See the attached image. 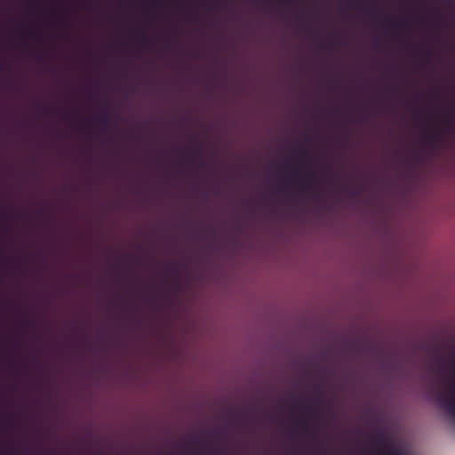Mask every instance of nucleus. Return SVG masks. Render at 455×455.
<instances>
[{"label":"nucleus","mask_w":455,"mask_h":455,"mask_svg":"<svg viewBox=\"0 0 455 455\" xmlns=\"http://www.w3.org/2000/svg\"><path fill=\"white\" fill-rule=\"evenodd\" d=\"M356 10L359 12L363 13L365 16H369L372 20H378L380 16L377 15L374 9H368L366 7H357Z\"/></svg>","instance_id":"obj_8"},{"label":"nucleus","mask_w":455,"mask_h":455,"mask_svg":"<svg viewBox=\"0 0 455 455\" xmlns=\"http://www.w3.org/2000/svg\"><path fill=\"white\" fill-rule=\"evenodd\" d=\"M443 24V16L441 12H436L434 20V26L435 28H441Z\"/></svg>","instance_id":"obj_11"},{"label":"nucleus","mask_w":455,"mask_h":455,"mask_svg":"<svg viewBox=\"0 0 455 455\" xmlns=\"http://www.w3.org/2000/svg\"><path fill=\"white\" fill-rule=\"evenodd\" d=\"M379 444L388 448L387 455H401L395 449L391 448L386 441H380Z\"/></svg>","instance_id":"obj_12"},{"label":"nucleus","mask_w":455,"mask_h":455,"mask_svg":"<svg viewBox=\"0 0 455 455\" xmlns=\"http://www.w3.org/2000/svg\"><path fill=\"white\" fill-rule=\"evenodd\" d=\"M378 435H379V436H381V437L383 436V433H382L381 431H379V432H378Z\"/></svg>","instance_id":"obj_20"},{"label":"nucleus","mask_w":455,"mask_h":455,"mask_svg":"<svg viewBox=\"0 0 455 455\" xmlns=\"http://www.w3.org/2000/svg\"><path fill=\"white\" fill-rule=\"evenodd\" d=\"M44 108H45V107H44V106H43V105H38V106L36 107V110H37V112H40V113H41Z\"/></svg>","instance_id":"obj_16"},{"label":"nucleus","mask_w":455,"mask_h":455,"mask_svg":"<svg viewBox=\"0 0 455 455\" xmlns=\"http://www.w3.org/2000/svg\"><path fill=\"white\" fill-rule=\"evenodd\" d=\"M55 23H56L55 20L51 21V24H52V25H54Z\"/></svg>","instance_id":"obj_23"},{"label":"nucleus","mask_w":455,"mask_h":455,"mask_svg":"<svg viewBox=\"0 0 455 455\" xmlns=\"http://www.w3.org/2000/svg\"><path fill=\"white\" fill-rule=\"evenodd\" d=\"M303 154H307V151L306 150H301Z\"/></svg>","instance_id":"obj_25"},{"label":"nucleus","mask_w":455,"mask_h":455,"mask_svg":"<svg viewBox=\"0 0 455 455\" xmlns=\"http://www.w3.org/2000/svg\"><path fill=\"white\" fill-rule=\"evenodd\" d=\"M452 366L454 368V375H455V361L452 362Z\"/></svg>","instance_id":"obj_21"},{"label":"nucleus","mask_w":455,"mask_h":455,"mask_svg":"<svg viewBox=\"0 0 455 455\" xmlns=\"http://www.w3.org/2000/svg\"><path fill=\"white\" fill-rule=\"evenodd\" d=\"M306 21V17L305 16H299L298 17V23L300 27V28L307 33V34H314V35H316L317 34V31L310 25V24H306L305 23Z\"/></svg>","instance_id":"obj_7"},{"label":"nucleus","mask_w":455,"mask_h":455,"mask_svg":"<svg viewBox=\"0 0 455 455\" xmlns=\"http://www.w3.org/2000/svg\"><path fill=\"white\" fill-rule=\"evenodd\" d=\"M189 153H190V157H189V161L190 162H193L194 161V158L196 156H200V148H193V149H188Z\"/></svg>","instance_id":"obj_13"},{"label":"nucleus","mask_w":455,"mask_h":455,"mask_svg":"<svg viewBox=\"0 0 455 455\" xmlns=\"http://www.w3.org/2000/svg\"><path fill=\"white\" fill-rule=\"evenodd\" d=\"M426 57L430 58V57H432V56H431V55H427Z\"/></svg>","instance_id":"obj_26"},{"label":"nucleus","mask_w":455,"mask_h":455,"mask_svg":"<svg viewBox=\"0 0 455 455\" xmlns=\"http://www.w3.org/2000/svg\"><path fill=\"white\" fill-rule=\"evenodd\" d=\"M417 60H420L421 59H420V58H418Z\"/></svg>","instance_id":"obj_28"},{"label":"nucleus","mask_w":455,"mask_h":455,"mask_svg":"<svg viewBox=\"0 0 455 455\" xmlns=\"http://www.w3.org/2000/svg\"><path fill=\"white\" fill-rule=\"evenodd\" d=\"M297 425L299 426V427H306L307 426V424L305 422H298Z\"/></svg>","instance_id":"obj_19"},{"label":"nucleus","mask_w":455,"mask_h":455,"mask_svg":"<svg viewBox=\"0 0 455 455\" xmlns=\"http://www.w3.org/2000/svg\"><path fill=\"white\" fill-rule=\"evenodd\" d=\"M299 173L298 172H293L291 173V176H292V178H299Z\"/></svg>","instance_id":"obj_17"},{"label":"nucleus","mask_w":455,"mask_h":455,"mask_svg":"<svg viewBox=\"0 0 455 455\" xmlns=\"http://www.w3.org/2000/svg\"><path fill=\"white\" fill-rule=\"evenodd\" d=\"M24 324L27 325V326H30L32 324V322L27 320V321L24 322Z\"/></svg>","instance_id":"obj_18"},{"label":"nucleus","mask_w":455,"mask_h":455,"mask_svg":"<svg viewBox=\"0 0 455 455\" xmlns=\"http://www.w3.org/2000/svg\"><path fill=\"white\" fill-rule=\"evenodd\" d=\"M428 33H429V34H432V28H429V29H428Z\"/></svg>","instance_id":"obj_24"},{"label":"nucleus","mask_w":455,"mask_h":455,"mask_svg":"<svg viewBox=\"0 0 455 455\" xmlns=\"http://www.w3.org/2000/svg\"><path fill=\"white\" fill-rule=\"evenodd\" d=\"M383 21L385 25V35L387 36H403L409 28V23L404 19L384 17Z\"/></svg>","instance_id":"obj_1"},{"label":"nucleus","mask_w":455,"mask_h":455,"mask_svg":"<svg viewBox=\"0 0 455 455\" xmlns=\"http://www.w3.org/2000/svg\"><path fill=\"white\" fill-rule=\"evenodd\" d=\"M353 5H354V3H353V2H350V3H349V6H351V7H352Z\"/></svg>","instance_id":"obj_22"},{"label":"nucleus","mask_w":455,"mask_h":455,"mask_svg":"<svg viewBox=\"0 0 455 455\" xmlns=\"http://www.w3.org/2000/svg\"><path fill=\"white\" fill-rule=\"evenodd\" d=\"M194 57H195V58H197L198 56H197V55H195Z\"/></svg>","instance_id":"obj_27"},{"label":"nucleus","mask_w":455,"mask_h":455,"mask_svg":"<svg viewBox=\"0 0 455 455\" xmlns=\"http://www.w3.org/2000/svg\"><path fill=\"white\" fill-rule=\"evenodd\" d=\"M97 119L103 128H111L114 124V116L110 113L103 114L98 116Z\"/></svg>","instance_id":"obj_5"},{"label":"nucleus","mask_w":455,"mask_h":455,"mask_svg":"<svg viewBox=\"0 0 455 455\" xmlns=\"http://www.w3.org/2000/svg\"><path fill=\"white\" fill-rule=\"evenodd\" d=\"M128 36L132 41H143L146 37V34L142 28H137L136 29L129 31Z\"/></svg>","instance_id":"obj_6"},{"label":"nucleus","mask_w":455,"mask_h":455,"mask_svg":"<svg viewBox=\"0 0 455 455\" xmlns=\"http://www.w3.org/2000/svg\"><path fill=\"white\" fill-rule=\"evenodd\" d=\"M454 388L451 387L450 391H442L438 395L440 403L445 408L446 411L455 419V396L451 395Z\"/></svg>","instance_id":"obj_3"},{"label":"nucleus","mask_w":455,"mask_h":455,"mask_svg":"<svg viewBox=\"0 0 455 455\" xmlns=\"http://www.w3.org/2000/svg\"><path fill=\"white\" fill-rule=\"evenodd\" d=\"M314 176H315V173H313V172H310L308 174L307 178L304 180V182H302V184L300 186V191L301 192H304L307 188L311 187V185H312V178Z\"/></svg>","instance_id":"obj_10"},{"label":"nucleus","mask_w":455,"mask_h":455,"mask_svg":"<svg viewBox=\"0 0 455 455\" xmlns=\"http://www.w3.org/2000/svg\"><path fill=\"white\" fill-rule=\"evenodd\" d=\"M443 127L441 129V132H443L444 130H451L453 128V121H452V116L451 115H449L447 116L443 120Z\"/></svg>","instance_id":"obj_9"},{"label":"nucleus","mask_w":455,"mask_h":455,"mask_svg":"<svg viewBox=\"0 0 455 455\" xmlns=\"http://www.w3.org/2000/svg\"><path fill=\"white\" fill-rule=\"evenodd\" d=\"M338 34V31H332L328 34V37L334 38Z\"/></svg>","instance_id":"obj_15"},{"label":"nucleus","mask_w":455,"mask_h":455,"mask_svg":"<svg viewBox=\"0 0 455 455\" xmlns=\"http://www.w3.org/2000/svg\"><path fill=\"white\" fill-rule=\"evenodd\" d=\"M41 29L28 22L21 23L16 33V37L20 40H36L41 37Z\"/></svg>","instance_id":"obj_2"},{"label":"nucleus","mask_w":455,"mask_h":455,"mask_svg":"<svg viewBox=\"0 0 455 455\" xmlns=\"http://www.w3.org/2000/svg\"><path fill=\"white\" fill-rule=\"evenodd\" d=\"M441 132H431L425 134L423 142L426 146L434 147L437 144Z\"/></svg>","instance_id":"obj_4"},{"label":"nucleus","mask_w":455,"mask_h":455,"mask_svg":"<svg viewBox=\"0 0 455 455\" xmlns=\"http://www.w3.org/2000/svg\"><path fill=\"white\" fill-rule=\"evenodd\" d=\"M151 4L156 6H161L163 4L162 0H151Z\"/></svg>","instance_id":"obj_14"}]
</instances>
